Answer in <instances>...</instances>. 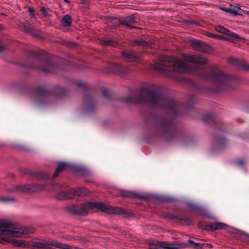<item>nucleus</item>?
<instances>
[{
  "label": "nucleus",
  "instance_id": "6ab92c4d",
  "mask_svg": "<svg viewBox=\"0 0 249 249\" xmlns=\"http://www.w3.org/2000/svg\"><path fill=\"white\" fill-rule=\"evenodd\" d=\"M136 22L135 19L133 17H127L124 20H123L121 23L130 29L137 28L136 27L133 26L132 25Z\"/></svg>",
  "mask_w": 249,
  "mask_h": 249
},
{
  "label": "nucleus",
  "instance_id": "a878e982",
  "mask_svg": "<svg viewBox=\"0 0 249 249\" xmlns=\"http://www.w3.org/2000/svg\"><path fill=\"white\" fill-rule=\"evenodd\" d=\"M223 10L227 12V13H229L234 16H237V15H240V14H239L237 11L234 9H231V8H223Z\"/></svg>",
  "mask_w": 249,
  "mask_h": 249
},
{
  "label": "nucleus",
  "instance_id": "4c0bfd02",
  "mask_svg": "<svg viewBox=\"0 0 249 249\" xmlns=\"http://www.w3.org/2000/svg\"><path fill=\"white\" fill-rule=\"evenodd\" d=\"M5 47L2 44H0V52L2 51L5 49Z\"/></svg>",
  "mask_w": 249,
  "mask_h": 249
},
{
  "label": "nucleus",
  "instance_id": "72a5a7b5",
  "mask_svg": "<svg viewBox=\"0 0 249 249\" xmlns=\"http://www.w3.org/2000/svg\"><path fill=\"white\" fill-rule=\"evenodd\" d=\"M103 94L105 97H107L109 94V92L107 89H103Z\"/></svg>",
  "mask_w": 249,
  "mask_h": 249
},
{
  "label": "nucleus",
  "instance_id": "7c9ffc66",
  "mask_svg": "<svg viewBox=\"0 0 249 249\" xmlns=\"http://www.w3.org/2000/svg\"><path fill=\"white\" fill-rule=\"evenodd\" d=\"M206 35L207 36H209L210 37L213 38H216V39L217 35H216V34H213V33H207L206 34Z\"/></svg>",
  "mask_w": 249,
  "mask_h": 249
},
{
  "label": "nucleus",
  "instance_id": "bb28decb",
  "mask_svg": "<svg viewBox=\"0 0 249 249\" xmlns=\"http://www.w3.org/2000/svg\"><path fill=\"white\" fill-rule=\"evenodd\" d=\"M15 201V199L12 197H0V202H5L7 201Z\"/></svg>",
  "mask_w": 249,
  "mask_h": 249
},
{
  "label": "nucleus",
  "instance_id": "5701e85b",
  "mask_svg": "<svg viewBox=\"0 0 249 249\" xmlns=\"http://www.w3.org/2000/svg\"><path fill=\"white\" fill-rule=\"evenodd\" d=\"M71 18L69 15L64 16L61 21L62 24L65 27L71 26Z\"/></svg>",
  "mask_w": 249,
  "mask_h": 249
},
{
  "label": "nucleus",
  "instance_id": "c85d7f7f",
  "mask_svg": "<svg viewBox=\"0 0 249 249\" xmlns=\"http://www.w3.org/2000/svg\"><path fill=\"white\" fill-rule=\"evenodd\" d=\"M86 102L89 106V107L91 108V106L93 105V101L92 98L91 97H88L86 99Z\"/></svg>",
  "mask_w": 249,
  "mask_h": 249
},
{
  "label": "nucleus",
  "instance_id": "6e6552de",
  "mask_svg": "<svg viewBox=\"0 0 249 249\" xmlns=\"http://www.w3.org/2000/svg\"><path fill=\"white\" fill-rule=\"evenodd\" d=\"M110 71L116 73L119 75H124L128 73L130 71V70L125 67H123L121 65L113 63L110 66Z\"/></svg>",
  "mask_w": 249,
  "mask_h": 249
},
{
  "label": "nucleus",
  "instance_id": "37998d69",
  "mask_svg": "<svg viewBox=\"0 0 249 249\" xmlns=\"http://www.w3.org/2000/svg\"><path fill=\"white\" fill-rule=\"evenodd\" d=\"M0 243H2V240H1V238H0Z\"/></svg>",
  "mask_w": 249,
  "mask_h": 249
},
{
  "label": "nucleus",
  "instance_id": "f8f14e48",
  "mask_svg": "<svg viewBox=\"0 0 249 249\" xmlns=\"http://www.w3.org/2000/svg\"><path fill=\"white\" fill-rule=\"evenodd\" d=\"M158 125L164 132H170L173 129V124L168 120H162L158 123Z\"/></svg>",
  "mask_w": 249,
  "mask_h": 249
},
{
  "label": "nucleus",
  "instance_id": "cd10ccee",
  "mask_svg": "<svg viewBox=\"0 0 249 249\" xmlns=\"http://www.w3.org/2000/svg\"><path fill=\"white\" fill-rule=\"evenodd\" d=\"M195 210L198 212V213L200 215H204L206 214L205 210L201 207H196Z\"/></svg>",
  "mask_w": 249,
  "mask_h": 249
},
{
  "label": "nucleus",
  "instance_id": "423d86ee",
  "mask_svg": "<svg viewBox=\"0 0 249 249\" xmlns=\"http://www.w3.org/2000/svg\"><path fill=\"white\" fill-rule=\"evenodd\" d=\"M43 186L41 185H24L16 186L12 188L10 192H17L19 193H31L38 190L43 189Z\"/></svg>",
  "mask_w": 249,
  "mask_h": 249
},
{
  "label": "nucleus",
  "instance_id": "c03bdc74",
  "mask_svg": "<svg viewBox=\"0 0 249 249\" xmlns=\"http://www.w3.org/2000/svg\"><path fill=\"white\" fill-rule=\"evenodd\" d=\"M237 8L238 9H239V10H240V9H241V8H240V7H237Z\"/></svg>",
  "mask_w": 249,
  "mask_h": 249
},
{
  "label": "nucleus",
  "instance_id": "7ed1b4c3",
  "mask_svg": "<svg viewBox=\"0 0 249 249\" xmlns=\"http://www.w3.org/2000/svg\"><path fill=\"white\" fill-rule=\"evenodd\" d=\"M93 209H98L109 214H122L124 210L119 207H113L101 202H88L80 205H71L69 207L70 212L75 214H85Z\"/></svg>",
  "mask_w": 249,
  "mask_h": 249
},
{
  "label": "nucleus",
  "instance_id": "f03ea898",
  "mask_svg": "<svg viewBox=\"0 0 249 249\" xmlns=\"http://www.w3.org/2000/svg\"><path fill=\"white\" fill-rule=\"evenodd\" d=\"M125 102L128 103H144L153 107H162L173 114H176L180 105L174 100L163 96L154 86L143 88L128 96Z\"/></svg>",
  "mask_w": 249,
  "mask_h": 249
},
{
  "label": "nucleus",
  "instance_id": "aec40b11",
  "mask_svg": "<svg viewBox=\"0 0 249 249\" xmlns=\"http://www.w3.org/2000/svg\"><path fill=\"white\" fill-rule=\"evenodd\" d=\"M191 45L196 50L206 52L204 50L206 45L200 41L196 40L193 41Z\"/></svg>",
  "mask_w": 249,
  "mask_h": 249
},
{
  "label": "nucleus",
  "instance_id": "c756f323",
  "mask_svg": "<svg viewBox=\"0 0 249 249\" xmlns=\"http://www.w3.org/2000/svg\"><path fill=\"white\" fill-rule=\"evenodd\" d=\"M50 175L45 173H41L39 174V177L42 179H47L50 178Z\"/></svg>",
  "mask_w": 249,
  "mask_h": 249
},
{
  "label": "nucleus",
  "instance_id": "4468645a",
  "mask_svg": "<svg viewBox=\"0 0 249 249\" xmlns=\"http://www.w3.org/2000/svg\"><path fill=\"white\" fill-rule=\"evenodd\" d=\"M226 226V224L223 223L217 222L210 225H206L204 228L206 231H215L224 229Z\"/></svg>",
  "mask_w": 249,
  "mask_h": 249
},
{
  "label": "nucleus",
  "instance_id": "0eeeda50",
  "mask_svg": "<svg viewBox=\"0 0 249 249\" xmlns=\"http://www.w3.org/2000/svg\"><path fill=\"white\" fill-rule=\"evenodd\" d=\"M149 249H176L173 244L168 242L154 241L148 245Z\"/></svg>",
  "mask_w": 249,
  "mask_h": 249
},
{
  "label": "nucleus",
  "instance_id": "dca6fc26",
  "mask_svg": "<svg viewBox=\"0 0 249 249\" xmlns=\"http://www.w3.org/2000/svg\"><path fill=\"white\" fill-rule=\"evenodd\" d=\"M214 29L216 31L220 33L237 37L238 35L237 34L231 32L221 25L215 26Z\"/></svg>",
  "mask_w": 249,
  "mask_h": 249
},
{
  "label": "nucleus",
  "instance_id": "a211bd4d",
  "mask_svg": "<svg viewBox=\"0 0 249 249\" xmlns=\"http://www.w3.org/2000/svg\"><path fill=\"white\" fill-rule=\"evenodd\" d=\"M188 242L194 245L196 249H204L205 248L211 249L213 247V245L209 243H196L191 240H188Z\"/></svg>",
  "mask_w": 249,
  "mask_h": 249
},
{
  "label": "nucleus",
  "instance_id": "e433bc0d",
  "mask_svg": "<svg viewBox=\"0 0 249 249\" xmlns=\"http://www.w3.org/2000/svg\"><path fill=\"white\" fill-rule=\"evenodd\" d=\"M225 140L223 138H220L218 140V142L221 144L222 145L223 143L225 142Z\"/></svg>",
  "mask_w": 249,
  "mask_h": 249
},
{
  "label": "nucleus",
  "instance_id": "a19ab883",
  "mask_svg": "<svg viewBox=\"0 0 249 249\" xmlns=\"http://www.w3.org/2000/svg\"><path fill=\"white\" fill-rule=\"evenodd\" d=\"M2 26L0 24V30H2Z\"/></svg>",
  "mask_w": 249,
  "mask_h": 249
},
{
  "label": "nucleus",
  "instance_id": "f257e3e1",
  "mask_svg": "<svg viewBox=\"0 0 249 249\" xmlns=\"http://www.w3.org/2000/svg\"><path fill=\"white\" fill-rule=\"evenodd\" d=\"M206 64L208 60L200 55L183 54L181 58L164 56L161 61L154 64V69L160 72L172 76L174 73H190L201 78L214 82L219 90H226L233 88L234 83L238 81L237 77L224 73L220 70L213 68L209 73L201 66L191 67L189 63Z\"/></svg>",
  "mask_w": 249,
  "mask_h": 249
},
{
  "label": "nucleus",
  "instance_id": "2eb2a0df",
  "mask_svg": "<svg viewBox=\"0 0 249 249\" xmlns=\"http://www.w3.org/2000/svg\"><path fill=\"white\" fill-rule=\"evenodd\" d=\"M122 56L126 61L133 62L138 59V56L133 52H123Z\"/></svg>",
  "mask_w": 249,
  "mask_h": 249
},
{
  "label": "nucleus",
  "instance_id": "9b49d317",
  "mask_svg": "<svg viewBox=\"0 0 249 249\" xmlns=\"http://www.w3.org/2000/svg\"><path fill=\"white\" fill-rule=\"evenodd\" d=\"M229 63H231L237 67L244 70H249V65L244 60H239L234 58H230L228 59Z\"/></svg>",
  "mask_w": 249,
  "mask_h": 249
},
{
  "label": "nucleus",
  "instance_id": "39448f33",
  "mask_svg": "<svg viewBox=\"0 0 249 249\" xmlns=\"http://www.w3.org/2000/svg\"><path fill=\"white\" fill-rule=\"evenodd\" d=\"M54 189H58L55 197L58 199H70L74 196H85L88 194L89 191L84 187L72 188L67 191H63L60 184H56Z\"/></svg>",
  "mask_w": 249,
  "mask_h": 249
},
{
  "label": "nucleus",
  "instance_id": "4be33fe9",
  "mask_svg": "<svg viewBox=\"0 0 249 249\" xmlns=\"http://www.w3.org/2000/svg\"><path fill=\"white\" fill-rule=\"evenodd\" d=\"M35 92L36 95L38 98L45 97L48 93L47 90L40 88L36 89Z\"/></svg>",
  "mask_w": 249,
  "mask_h": 249
},
{
  "label": "nucleus",
  "instance_id": "ea45409f",
  "mask_svg": "<svg viewBox=\"0 0 249 249\" xmlns=\"http://www.w3.org/2000/svg\"><path fill=\"white\" fill-rule=\"evenodd\" d=\"M66 3H69V0H64Z\"/></svg>",
  "mask_w": 249,
  "mask_h": 249
},
{
  "label": "nucleus",
  "instance_id": "f704fd0d",
  "mask_svg": "<svg viewBox=\"0 0 249 249\" xmlns=\"http://www.w3.org/2000/svg\"><path fill=\"white\" fill-rule=\"evenodd\" d=\"M206 224H205L204 223H203L202 222H199L198 223V226L200 228L202 229H204V227H205V225H206Z\"/></svg>",
  "mask_w": 249,
  "mask_h": 249
},
{
  "label": "nucleus",
  "instance_id": "20e7f679",
  "mask_svg": "<svg viewBox=\"0 0 249 249\" xmlns=\"http://www.w3.org/2000/svg\"><path fill=\"white\" fill-rule=\"evenodd\" d=\"M32 229L25 227L18 228L15 223L7 219H0V234L9 237L26 238L33 232Z\"/></svg>",
  "mask_w": 249,
  "mask_h": 249
},
{
  "label": "nucleus",
  "instance_id": "ddd939ff",
  "mask_svg": "<svg viewBox=\"0 0 249 249\" xmlns=\"http://www.w3.org/2000/svg\"><path fill=\"white\" fill-rule=\"evenodd\" d=\"M120 196L123 197H132V198H140L142 199H146V196H141L138 194L128 191H122L120 193Z\"/></svg>",
  "mask_w": 249,
  "mask_h": 249
},
{
  "label": "nucleus",
  "instance_id": "79ce46f5",
  "mask_svg": "<svg viewBox=\"0 0 249 249\" xmlns=\"http://www.w3.org/2000/svg\"><path fill=\"white\" fill-rule=\"evenodd\" d=\"M247 13L248 15H249V11H247Z\"/></svg>",
  "mask_w": 249,
  "mask_h": 249
},
{
  "label": "nucleus",
  "instance_id": "b1692460",
  "mask_svg": "<svg viewBox=\"0 0 249 249\" xmlns=\"http://www.w3.org/2000/svg\"><path fill=\"white\" fill-rule=\"evenodd\" d=\"M132 45H138L145 47L147 45V43L142 39H137L133 41Z\"/></svg>",
  "mask_w": 249,
  "mask_h": 249
},
{
  "label": "nucleus",
  "instance_id": "473e14b6",
  "mask_svg": "<svg viewBox=\"0 0 249 249\" xmlns=\"http://www.w3.org/2000/svg\"><path fill=\"white\" fill-rule=\"evenodd\" d=\"M216 39L220 40H226V37L223 36L217 35Z\"/></svg>",
  "mask_w": 249,
  "mask_h": 249
},
{
  "label": "nucleus",
  "instance_id": "c9c22d12",
  "mask_svg": "<svg viewBox=\"0 0 249 249\" xmlns=\"http://www.w3.org/2000/svg\"><path fill=\"white\" fill-rule=\"evenodd\" d=\"M29 12L32 15H34L35 14V10L33 8L30 7L28 9Z\"/></svg>",
  "mask_w": 249,
  "mask_h": 249
},
{
  "label": "nucleus",
  "instance_id": "2f4dec72",
  "mask_svg": "<svg viewBox=\"0 0 249 249\" xmlns=\"http://www.w3.org/2000/svg\"><path fill=\"white\" fill-rule=\"evenodd\" d=\"M246 161L244 159H241L237 162V164L239 165L242 166L245 163Z\"/></svg>",
  "mask_w": 249,
  "mask_h": 249
},
{
  "label": "nucleus",
  "instance_id": "58836bf2",
  "mask_svg": "<svg viewBox=\"0 0 249 249\" xmlns=\"http://www.w3.org/2000/svg\"><path fill=\"white\" fill-rule=\"evenodd\" d=\"M40 10L43 13V14H45V12H46V9L44 7H42L41 8H40Z\"/></svg>",
  "mask_w": 249,
  "mask_h": 249
},
{
  "label": "nucleus",
  "instance_id": "412c9836",
  "mask_svg": "<svg viewBox=\"0 0 249 249\" xmlns=\"http://www.w3.org/2000/svg\"><path fill=\"white\" fill-rule=\"evenodd\" d=\"M101 43L105 46H116L118 44V42L115 39L108 38L103 40Z\"/></svg>",
  "mask_w": 249,
  "mask_h": 249
},
{
  "label": "nucleus",
  "instance_id": "393cba45",
  "mask_svg": "<svg viewBox=\"0 0 249 249\" xmlns=\"http://www.w3.org/2000/svg\"><path fill=\"white\" fill-rule=\"evenodd\" d=\"M179 219L184 221L187 225H190L192 223V219L186 215L180 217Z\"/></svg>",
  "mask_w": 249,
  "mask_h": 249
},
{
  "label": "nucleus",
  "instance_id": "9d476101",
  "mask_svg": "<svg viewBox=\"0 0 249 249\" xmlns=\"http://www.w3.org/2000/svg\"><path fill=\"white\" fill-rule=\"evenodd\" d=\"M1 240L2 243L7 242L11 243L13 245L18 247H27L29 246V244L26 241L21 240H17L14 239H10L7 237H1Z\"/></svg>",
  "mask_w": 249,
  "mask_h": 249
},
{
  "label": "nucleus",
  "instance_id": "1a4fd4ad",
  "mask_svg": "<svg viewBox=\"0 0 249 249\" xmlns=\"http://www.w3.org/2000/svg\"><path fill=\"white\" fill-rule=\"evenodd\" d=\"M41 64L43 65L41 67L40 70L45 73H53L55 72V69L56 66L52 62L46 60H41L40 61Z\"/></svg>",
  "mask_w": 249,
  "mask_h": 249
},
{
  "label": "nucleus",
  "instance_id": "f3484780",
  "mask_svg": "<svg viewBox=\"0 0 249 249\" xmlns=\"http://www.w3.org/2000/svg\"><path fill=\"white\" fill-rule=\"evenodd\" d=\"M70 168V165L66 162H60L58 165V166L54 173L53 178L57 177L59 174L63 170H67Z\"/></svg>",
  "mask_w": 249,
  "mask_h": 249
}]
</instances>
